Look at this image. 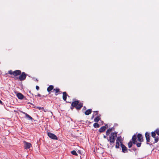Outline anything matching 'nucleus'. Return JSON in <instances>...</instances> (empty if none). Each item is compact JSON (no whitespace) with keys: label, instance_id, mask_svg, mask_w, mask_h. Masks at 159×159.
<instances>
[{"label":"nucleus","instance_id":"nucleus-35","mask_svg":"<svg viewBox=\"0 0 159 159\" xmlns=\"http://www.w3.org/2000/svg\"><path fill=\"white\" fill-rule=\"evenodd\" d=\"M0 103L2 104V102L0 100Z\"/></svg>","mask_w":159,"mask_h":159},{"label":"nucleus","instance_id":"nucleus-17","mask_svg":"<svg viewBox=\"0 0 159 159\" xmlns=\"http://www.w3.org/2000/svg\"><path fill=\"white\" fill-rule=\"evenodd\" d=\"M112 128L114 129L113 128H109V129H107L106 132V135H107L108 136L109 135L110 133L111 132Z\"/></svg>","mask_w":159,"mask_h":159},{"label":"nucleus","instance_id":"nucleus-9","mask_svg":"<svg viewBox=\"0 0 159 159\" xmlns=\"http://www.w3.org/2000/svg\"><path fill=\"white\" fill-rule=\"evenodd\" d=\"M21 73V71L20 70H16L13 71V75L14 76L20 75Z\"/></svg>","mask_w":159,"mask_h":159},{"label":"nucleus","instance_id":"nucleus-28","mask_svg":"<svg viewBox=\"0 0 159 159\" xmlns=\"http://www.w3.org/2000/svg\"><path fill=\"white\" fill-rule=\"evenodd\" d=\"M8 73L11 75L13 74V71H12L11 70H10L8 72Z\"/></svg>","mask_w":159,"mask_h":159},{"label":"nucleus","instance_id":"nucleus-32","mask_svg":"<svg viewBox=\"0 0 159 159\" xmlns=\"http://www.w3.org/2000/svg\"><path fill=\"white\" fill-rule=\"evenodd\" d=\"M94 116H95L94 114H93V115H92V117H91V119H93V118L94 117Z\"/></svg>","mask_w":159,"mask_h":159},{"label":"nucleus","instance_id":"nucleus-26","mask_svg":"<svg viewBox=\"0 0 159 159\" xmlns=\"http://www.w3.org/2000/svg\"><path fill=\"white\" fill-rule=\"evenodd\" d=\"M136 145L138 147H140L141 146V143H136Z\"/></svg>","mask_w":159,"mask_h":159},{"label":"nucleus","instance_id":"nucleus-39","mask_svg":"<svg viewBox=\"0 0 159 159\" xmlns=\"http://www.w3.org/2000/svg\"><path fill=\"white\" fill-rule=\"evenodd\" d=\"M129 151H131V150H130V149H129Z\"/></svg>","mask_w":159,"mask_h":159},{"label":"nucleus","instance_id":"nucleus-25","mask_svg":"<svg viewBox=\"0 0 159 159\" xmlns=\"http://www.w3.org/2000/svg\"><path fill=\"white\" fill-rule=\"evenodd\" d=\"M54 90H55V93H58L59 91V89H58V88H56L55 89H54Z\"/></svg>","mask_w":159,"mask_h":159},{"label":"nucleus","instance_id":"nucleus-33","mask_svg":"<svg viewBox=\"0 0 159 159\" xmlns=\"http://www.w3.org/2000/svg\"><path fill=\"white\" fill-rule=\"evenodd\" d=\"M103 138L104 139H106V138H107V137L106 136L104 135L103 136Z\"/></svg>","mask_w":159,"mask_h":159},{"label":"nucleus","instance_id":"nucleus-1","mask_svg":"<svg viewBox=\"0 0 159 159\" xmlns=\"http://www.w3.org/2000/svg\"><path fill=\"white\" fill-rule=\"evenodd\" d=\"M120 143L122 152L124 153L127 152V148L122 143L120 137H118L116 140V145L115 147L116 148H119Z\"/></svg>","mask_w":159,"mask_h":159},{"label":"nucleus","instance_id":"nucleus-27","mask_svg":"<svg viewBox=\"0 0 159 159\" xmlns=\"http://www.w3.org/2000/svg\"><path fill=\"white\" fill-rule=\"evenodd\" d=\"M36 108L38 109L39 110L44 109V108L43 107H36Z\"/></svg>","mask_w":159,"mask_h":159},{"label":"nucleus","instance_id":"nucleus-5","mask_svg":"<svg viewBox=\"0 0 159 159\" xmlns=\"http://www.w3.org/2000/svg\"><path fill=\"white\" fill-rule=\"evenodd\" d=\"M48 135L51 139L53 140H57L58 138L54 134L48 132Z\"/></svg>","mask_w":159,"mask_h":159},{"label":"nucleus","instance_id":"nucleus-29","mask_svg":"<svg viewBox=\"0 0 159 159\" xmlns=\"http://www.w3.org/2000/svg\"><path fill=\"white\" fill-rule=\"evenodd\" d=\"M94 113L93 114H94V115H97L98 114V111H94Z\"/></svg>","mask_w":159,"mask_h":159},{"label":"nucleus","instance_id":"nucleus-37","mask_svg":"<svg viewBox=\"0 0 159 159\" xmlns=\"http://www.w3.org/2000/svg\"><path fill=\"white\" fill-rule=\"evenodd\" d=\"M85 108H86V107H83V109H85Z\"/></svg>","mask_w":159,"mask_h":159},{"label":"nucleus","instance_id":"nucleus-31","mask_svg":"<svg viewBox=\"0 0 159 159\" xmlns=\"http://www.w3.org/2000/svg\"><path fill=\"white\" fill-rule=\"evenodd\" d=\"M132 149L134 151H135L136 150V148H134L133 147Z\"/></svg>","mask_w":159,"mask_h":159},{"label":"nucleus","instance_id":"nucleus-30","mask_svg":"<svg viewBox=\"0 0 159 159\" xmlns=\"http://www.w3.org/2000/svg\"><path fill=\"white\" fill-rule=\"evenodd\" d=\"M36 89L37 90H39V87L37 85V86H36Z\"/></svg>","mask_w":159,"mask_h":159},{"label":"nucleus","instance_id":"nucleus-11","mask_svg":"<svg viewBox=\"0 0 159 159\" xmlns=\"http://www.w3.org/2000/svg\"><path fill=\"white\" fill-rule=\"evenodd\" d=\"M138 141L140 142H142L143 141V137L140 134H138L137 135Z\"/></svg>","mask_w":159,"mask_h":159},{"label":"nucleus","instance_id":"nucleus-22","mask_svg":"<svg viewBox=\"0 0 159 159\" xmlns=\"http://www.w3.org/2000/svg\"><path fill=\"white\" fill-rule=\"evenodd\" d=\"M151 134H152V137H153V138H155V137H156V133H155V132L154 131V132H152V133H151Z\"/></svg>","mask_w":159,"mask_h":159},{"label":"nucleus","instance_id":"nucleus-38","mask_svg":"<svg viewBox=\"0 0 159 159\" xmlns=\"http://www.w3.org/2000/svg\"><path fill=\"white\" fill-rule=\"evenodd\" d=\"M147 144H149V143H147Z\"/></svg>","mask_w":159,"mask_h":159},{"label":"nucleus","instance_id":"nucleus-34","mask_svg":"<svg viewBox=\"0 0 159 159\" xmlns=\"http://www.w3.org/2000/svg\"><path fill=\"white\" fill-rule=\"evenodd\" d=\"M37 96H38V97H40L41 96V95L39 94H38L37 95Z\"/></svg>","mask_w":159,"mask_h":159},{"label":"nucleus","instance_id":"nucleus-3","mask_svg":"<svg viewBox=\"0 0 159 159\" xmlns=\"http://www.w3.org/2000/svg\"><path fill=\"white\" fill-rule=\"evenodd\" d=\"M83 104L82 103H80L79 101H75L72 102L71 104V109L72 110L73 108V107H75L77 110L80 109L83 106Z\"/></svg>","mask_w":159,"mask_h":159},{"label":"nucleus","instance_id":"nucleus-21","mask_svg":"<svg viewBox=\"0 0 159 159\" xmlns=\"http://www.w3.org/2000/svg\"><path fill=\"white\" fill-rule=\"evenodd\" d=\"M71 153L74 155H75L76 156L78 155L77 153L76 152L75 150L72 151L71 152Z\"/></svg>","mask_w":159,"mask_h":159},{"label":"nucleus","instance_id":"nucleus-13","mask_svg":"<svg viewBox=\"0 0 159 159\" xmlns=\"http://www.w3.org/2000/svg\"><path fill=\"white\" fill-rule=\"evenodd\" d=\"M145 136L146 138L147 142H149L150 141V136L148 132H146L145 134Z\"/></svg>","mask_w":159,"mask_h":159},{"label":"nucleus","instance_id":"nucleus-6","mask_svg":"<svg viewBox=\"0 0 159 159\" xmlns=\"http://www.w3.org/2000/svg\"><path fill=\"white\" fill-rule=\"evenodd\" d=\"M24 148L25 149H28L30 148L31 146V144L25 141H24Z\"/></svg>","mask_w":159,"mask_h":159},{"label":"nucleus","instance_id":"nucleus-36","mask_svg":"<svg viewBox=\"0 0 159 159\" xmlns=\"http://www.w3.org/2000/svg\"><path fill=\"white\" fill-rule=\"evenodd\" d=\"M44 112H46V111L44 109H42Z\"/></svg>","mask_w":159,"mask_h":159},{"label":"nucleus","instance_id":"nucleus-8","mask_svg":"<svg viewBox=\"0 0 159 159\" xmlns=\"http://www.w3.org/2000/svg\"><path fill=\"white\" fill-rule=\"evenodd\" d=\"M107 127V124H106L105 126H103L101 127L99 129V132L100 133H102L104 132L106 130Z\"/></svg>","mask_w":159,"mask_h":159},{"label":"nucleus","instance_id":"nucleus-19","mask_svg":"<svg viewBox=\"0 0 159 159\" xmlns=\"http://www.w3.org/2000/svg\"><path fill=\"white\" fill-rule=\"evenodd\" d=\"M133 142L132 143V141H130L128 143V147L129 148H130L132 147V145H133Z\"/></svg>","mask_w":159,"mask_h":159},{"label":"nucleus","instance_id":"nucleus-24","mask_svg":"<svg viewBox=\"0 0 159 159\" xmlns=\"http://www.w3.org/2000/svg\"><path fill=\"white\" fill-rule=\"evenodd\" d=\"M154 131L155 132L156 134L158 135H159V128L156 129Z\"/></svg>","mask_w":159,"mask_h":159},{"label":"nucleus","instance_id":"nucleus-23","mask_svg":"<svg viewBox=\"0 0 159 159\" xmlns=\"http://www.w3.org/2000/svg\"><path fill=\"white\" fill-rule=\"evenodd\" d=\"M155 138V142H154L155 143H157L158 142V140H159V138H158V136H157V137H155L154 138Z\"/></svg>","mask_w":159,"mask_h":159},{"label":"nucleus","instance_id":"nucleus-4","mask_svg":"<svg viewBox=\"0 0 159 159\" xmlns=\"http://www.w3.org/2000/svg\"><path fill=\"white\" fill-rule=\"evenodd\" d=\"M19 77H16L15 78L16 80L19 79L20 81H23L25 80L26 78L27 75L25 72H23L21 73Z\"/></svg>","mask_w":159,"mask_h":159},{"label":"nucleus","instance_id":"nucleus-10","mask_svg":"<svg viewBox=\"0 0 159 159\" xmlns=\"http://www.w3.org/2000/svg\"><path fill=\"white\" fill-rule=\"evenodd\" d=\"M137 136L135 134H134L132 137V140L133 143L134 144H136L137 141Z\"/></svg>","mask_w":159,"mask_h":159},{"label":"nucleus","instance_id":"nucleus-16","mask_svg":"<svg viewBox=\"0 0 159 159\" xmlns=\"http://www.w3.org/2000/svg\"><path fill=\"white\" fill-rule=\"evenodd\" d=\"M53 86L50 85L47 88V90L48 92H49L53 89Z\"/></svg>","mask_w":159,"mask_h":159},{"label":"nucleus","instance_id":"nucleus-15","mask_svg":"<svg viewBox=\"0 0 159 159\" xmlns=\"http://www.w3.org/2000/svg\"><path fill=\"white\" fill-rule=\"evenodd\" d=\"M92 112V110L91 109L87 110L85 112V114L86 115H88L91 114Z\"/></svg>","mask_w":159,"mask_h":159},{"label":"nucleus","instance_id":"nucleus-18","mask_svg":"<svg viewBox=\"0 0 159 159\" xmlns=\"http://www.w3.org/2000/svg\"><path fill=\"white\" fill-rule=\"evenodd\" d=\"M100 120V118L98 116H97L94 120V121L98 122Z\"/></svg>","mask_w":159,"mask_h":159},{"label":"nucleus","instance_id":"nucleus-2","mask_svg":"<svg viewBox=\"0 0 159 159\" xmlns=\"http://www.w3.org/2000/svg\"><path fill=\"white\" fill-rule=\"evenodd\" d=\"M117 132H112L109 135V138L107 139V140L109 142L110 144L112 147L114 146V143L115 142L116 139L117 137Z\"/></svg>","mask_w":159,"mask_h":159},{"label":"nucleus","instance_id":"nucleus-14","mask_svg":"<svg viewBox=\"0 0 159 159\" xmlns=\"http://www.w3.org/2000/svg\"><path fill=\"white\" fill-rule=\"evenodd\" d=\"M67 94L66 92H64L63 93V98L64 100L66 101V98Z\"/></svg>","mask_w":159,"mask_h":159},{"label":"nucleus","instance_id":"nucleus-20","mask_svg":"<svg viewBox=\"0 0 159 159\" xmlns=\"http://www.w3.org/2000/svg\"><path fill=\"white\" fill-rule=\"evenodd\" d=\"M93 126L94 128H99L100 126L97 123H94L93 124Z\"/></svg>","mask_w":159,"mask_h":159},{"label":"nucleus","instance_id":"nucleus-7","mask_svg":"<svg viewBox=\"0 0 159 159\" xmlns=\"http://www.w3.org/2000/svg\"><path fill=\"white\" fill-rule=\"evenodd\" d=\"M21 112L25 115V118L28 120H34L32 117H31L27 113L22 111H21Z\"/></svg>","mask_w":159,"mask_h":159},{"label":"nucleus","instance_id":"nucleus-12","mask_svg":"<svg viewBox=\"0 0 159 159\" xmlns=\"http://www.w3.org/2000/svg\"><path fill=\"white\" fill-rule=\"evenodd\" d=\"M16 96L18 99L22 100L24 97V95L21 93H18L16 94Z\"/></svg>","mask_w":159,"mask_h":159}]
</instances>
